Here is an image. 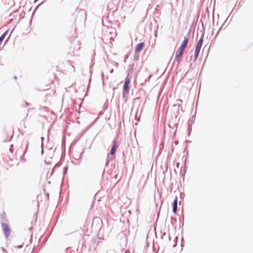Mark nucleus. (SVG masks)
I'll return each mask as SVG.
<instances>
[{"instance_id":"obj_1","label":"nucleus","mask_w":253,"mask_h":253,"mask_svg":"<svg viewBox=\"0 0 253 253\" xmlns=\"http://www.w3.org/2000/svg\"><path fill=\"white\" fill-rule=\"evenodd\" d=\"M203 38H201L196 44V46L195 50V53H194L195 60L197 59V58L198 56L199 52L200 51V49H201V46H202V45L203 43Z\"/></svg>"},{"instance_id":"obj_2","label":"nucleus","mask_w":253,"mask_h":253,"mask_svg":"<svg viewBox=\"0 0 253 253\" xmlns=\"http://www.w3.org/2000/svg\"><path fill=\"white\" fill-rule=\"evenodd\" d=\"M2 229L4 233V234L6 237L7 238L10 235L11 230L9 226L6 223H2L1 224Z\"/></svg>"},{"instance_id":"obj_3","label":"nucleus","mask_w":253,"mask_h":253,"mask_svg":"<svg viewBox=\"0 0 253 253\" xmlns=\"http://www.w3.org/2000/svg\"><path fill=\"white\" fill-rule=\"evenodd\" d=\"M184 50L180 48H178L175 53L176 60L177 62L179 63L181 61V57L184 52Z\"/></svg>"},{"instance_id":"obj_4","label":"nucleus","mask_w":253,"mask_h":253,"mask_svg":"<svg viewBox=\"0 0 253 253\" xmlns=\"http://www.w3.org/2000/svg\"><path fill=\"white\" fill-rule=\"evenodd\" d=\"M130 83V79L128 78H126L125 79V84L123 86V92L127 93L128 91V86Z\"/></svg>"},{"instance_id":"obj_5","label":"nucleus","mask_w":253,"mask_h":253,"mask_svg":"<svg viewBox=\"0 0 253 253\" xmlns=\"http://www.w3.org/2000/svg\"><path fill=\"white\" fill-rule=\"evenodd\" d=\"M144 43L142 42L137 44L135 47V51L137 53H139L144 47Z\"/></svg>"},{"instance_id":"obj_6","label":"nucleus","mask_w":253,"mask_h":253,"mask_svg":"<svg viewBox=\"0 0 253 253\" xmlns=\"http://www.w3.org/2000/svg\"><path fill=\"white\" fill-rule=\"evenodd\" d=\"M188 38H185L184 40L182 42V43L181 44L179 48L181 49L182 50H185V48L186 47L187 45V43L188 42Z\"/></svg>"},{"instance_id":"obj_7","label":"nucleus","mask_w":253,"mask_h":253,"mask_svg":"<svg viewBox=\"0 0 253 253\" xmlns=\"http://www.w3.org/2000/svg\"><path fill=\"white\" fill-rule=\"evenodd\" d=\"M177 198L176 197L173 202L172 204V210L174 213H176L177 210Z\"/></svg>"},{"instance_id":"obj_8","label":"nucleus","mask_w":253,"mask_h":253,"mask_svg":"<svg viewBox=\"0 0 253 253\" xmlns=\"http://www.w3.org/2000/svg\"><path fill=\"white\" fill-rule=\"evenodd\" d=\"M117 148H118V146L117 145V143H116V142H115L114 143L113 146L112 147L111 150L110 154L112 155H114V153H115Z\"/></svg>"},{"instance_id":"obj_9","label":"nucleus","mask_w":253,"mask_h":253,"mask_svg":"<svg viewBox=\"0 0 253 253\" xmlns=\"http://www.w3.org/2000/svg\"><path fill=\"white\" fill-rule=\"evenodd\" d=\"M8 31L6 30L5 31V32L0 36V44H1V42L3 41L6 35L7 34Z\"/></svg>"},{"instance_id":"obj_10","label":"nucleus","mask_w":253,"mask_h":253,"mask_svg":"<svg viewBox=\"0 0 253 253\" xmlns=\"http://www.w3.org/2000/svg\"><path fill=\"white\" fill-rule=\"evenodd\" d=\"M23 246V244H22L21 245H18V246H16V247L18 248H21Z\"/></svg>"},{"instance_id":"obj_11","label":"nucleus","mask_w":253,"mask_h":253,"mask_svg":"<svg viewBox=\"0 0 253 253\" xmlns=\"http://www.w3.org/2000/svg\"><path fill=\"white\" fill-rule=\"evenodd\" d=\"M39 0H35L34 3H36Z\"/></svg>"}]
</instances>
